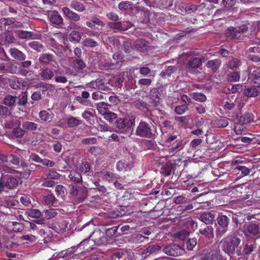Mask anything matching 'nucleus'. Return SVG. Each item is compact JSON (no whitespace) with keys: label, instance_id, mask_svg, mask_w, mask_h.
Listing matches in <instances>:
<instances>
[{"label":"nucleus","instance_id":"1","mask_svg":"<svg viewBox=\"0 0 260 260\" xmlns=\"http://www.w3.org/2000/svg\"><path fill=\"white\" fill-rule=\"evenodd\" d=\"M135 135L142 138L152 139L156 135V129L152 124L141 121L136 129Z\"/></svg>","mask_w":260,"mask_h":260},{"label":"nucleus","instance_id":"2","mask_svg":"<svg viewBox=\"0 0 260 260\" xmlns=\"http://www.w3.org/2000/svg\"><path fill=\"white\" fill-rule=\"evenodd\" d=\"M240 242V238L234 235H231L223 238L221 243H223V250L230 254L235 252Z\"/></svg>","mask_w":260,"mask_h":260},{"label":"nucleus","instance_id":"3","mask_svg":"<svg viewBox=\"0 0 260 260\" xmlns=\"http://www.w3.org/2000/svg\"><path fill=\"white\" fill-rule=\"evenodd\" d=\"M247 238L257 239L260 238V226L257 222H250L244 225L242 231Z\"/></svg>","mask_w":260,"mask_h":260},{"label":"nucleus","instance_id":"4","mask_svg":"<svg viewBox=\"0 0 260 260\" xmlns=\"http://www.w3.org/2000/svg\"><path fill=\"white\" fill-rule=\"evenodd\" d=\"M135 122V118L133 116L127 115L117 119L115 122V126L117 132L123 133L128 131Z\"/></svg>","mask_w":260,"mask_h":260},{"label":"nucleus","instance_id":"5","mask_svg":"<svg viewBox=\"0 0 260 260\" xmlns=\"http://www.w3.org/2000/svg\"><path fill=\"white\" fill-rule=\"evenodd\" d=\"M162 251L167 255L171 256H179L185 253L183 248L174 243L165 245Z\"/></svg>","mask_w":260,"mask_h":260},{"label":"nucleus","instance_id":"6","mask_svg":"<svg viewBox=\"0 0 260 260\" xmlns=\"http://www.w3.org/2000/svg\"><path fill=\"white\" fill-rule=\"evenodd\" d=\"M18 185V180L13 177H10L7 178H0V194L5 191L6 188L9 189H15Z\"/></svg>","mask_w":260,"mask_h":260},{"label":"nucleus","instance_id":"7","mask_svg":"<svg viewBox=\"0 0 260 260\" xmlns=\"http://www.w3.org/2000/svg\"><path fill=\"white\" fill-rule=\"evenodd\" d=\"M248 30V27L246 25H242L238 28L230 27L226 30V35L233 39L240 38L242 34Z\"/></svg>","mask_w":260,"mask_h":260},{"label":"nucleus","instance_id":"8","mask_svg":"<svg viewBox=\"0 0 260 260\" xmlns=\"http://www.w3.org/2000/svg\"><path fill=\"white\" fill-rule=\"evenodd\" d=\"M109 28L116 31H122L127 30L129 28L132 26V24L130 22H126L125 24L123 22L118 21L116 22H110L108 24Z\"/></svg>","mask_w":260,"mask_h":260},{"label":"nucleus","instance_id":"9","mask_svg":"<svg viewBox=\"0 0 260 260\" xmlns=\"http://www.w3.org/2000/svg\"><path fill=\"white\" fill-rule=\"evenodd\" d=\"M221 258V255L216 251L204 250L201 254V260H220Z\"/></svg>","mask_w":260,"mask_h":260},{"label":"nucleus","instance_id":"10","mask_svg":"<svg viewBox=\"0 0 260 260\" xmlns=\"http://www.w3.org/2000/svg\"><path fill=\"white\" fill-rule=\"evenodd\" d=\"M90 237H92V240L96 245H100L107 242V238L105 236L104 233L99 231L92 232Z\"/></svg>","mask_w":260,"mask_h":260},{"label":"nucleus","instance_id":"11","mask_svg":"<svg viewBox=\"0 0 260 260\" xmlns=\"http://www.w3.org/2000/svg\"><path fill=\"white\" fill-rule=\"evenodd\" d=\"M62 12L66 17L72 21L76 22L79 21L81 19L80 16L78 14L73 11L67 7H63Z\"/></svg>","mask_w":260,"mask_h":260},{"label":"nucleus","instance_id":"12","mask_svg":"<svg viewBox=\"0 0 260 260\" xmlns=\"http://www.w3.org/2000/svg\"><path fill=\"white\" fill-rule=\"evenodd\" d=\"M87 88H93L100 90L106 91L108 89L104 82L102 80H96L86 85Z\"/></svg>","mask_w":260,"mask_h":260},{"label":"nucleus","instance_id":"13","mask_svg":"<svg viewBox=\"0 0 260 260\" xmlns=\"http://www.w3.org/2000/svg\"><path fill=\"white\" fill-rule=\"evenodd\" d=\"M61 175L56 172L55 171L47 170H46L43 174L41 180H55L59 179Z\"/></svg>","mask_w":260,"mask_h":260},{"label":"nucleus","instance_id":"14","mask_svg":"<svg viewBox=\"0 0 260 260\" xmlns=\"http://www.w3.org/2000/svg\"><path fill=\"white\" fill-rule=\"evenodd\" d=\"M215 214L211 212H205L199 217L200 220L206 224H212L215 220Z\"/></svg>","mask_w":260,"mask_h":260},{"label":"nucleus","instance_id":"15","mask_svg":"<svg viewBox=\"0 0 260 260\" xmlns=\"http://www.w3.org/2000/svg\"><path fill=\"white\" fill-rule=\"evenodd\" d=\"M86 25L89 28L92 29H97L96 25L103 27L105 26V23L96 17H92L91 19L86 22Z\"/></svg>","mask_w":260,"mask_h":260},{"label":"nucleus","instance_id":"16","mask_svg":"<svg viewBox=\"0 0 260 260\" xmlns=\"http://www.w3.org/2000/svg\"><path fill=\"white\" fill-rule=\"evenodd\" d=\"M133 46L136 49L143 52L147 51L149 48L148 42L143 39L136 40L134 42Z\"/></svg>","mask_w":260,"mask_h":260},{"label":"nucleus","instance_id":"17","mask_svg":"<svg viewBox=\"0 0 260 260\" xmlns=\"http://www.w3.org/2000/svg\"><path fill=\"white\" fill-rule=\"evenodd\" d=\"M22 126L25 132L27 131L34 133L37 131H40L41 127L37 123L28 121L23 122Z\"/></svg>","mask_w":260,"mask_h":260},{"label":"nucleus","instance_id":"18","mask_svg":"<svg viewBox=\"0 0 260 260\" xmlns=\"http://www.w3.org/2000/svg\"><path fill=\"white\" fill-rule=\"evenodd\" d=\"M9 52L12 57L19 61L24 60L26 59V55L21 51L16 48H11Z\"/></svg>","mask_w":260,"mask_h":260},{"label":"nucleus","instance_id":"19","mask_svg":"<svg viewBox=\"0 0 260 260\" xmlns=\"http://www.w3.org/2000/svg\"><path fill=\"white\" fill-rule=\"evenodd\" d=\"M206 60V59L204 57H203L202 58H191L188 61L189 67L191 69L199 68L202 65V62H204Z\"/></svg>","mask_w":260,"mask_h":260},{"label":"nucleus","instance_id":"20","mask_svg":"<svg viewBox=\"0 0 260 260\" xmlns=\"http://www.w3.org/2000/svg\"><path fill=\"white\" fill-rule=\"evenodd\" d=\"M39 75L42 80H49L52 79L54 74L52 69L46 68L41 70V72L40 73Z\"/></svg>","mask_w":260,"mask_h":260},{"label":"nucleus","instance_id":"21","mask_svg":"<svg viewBox=\"0 0 260 260\" xmlns=\"http://www.w3.org/2000/svg\"><path fill=\"white\" fill-rule=\"evenodd\" d=\"M245 73L246 75H248V79L252 80L260 76V68L251 67L250 69H248Z\"/></svg>","mask_w":260,"mask_h":260},{"label":"nucleus","instance_id":"22","mask_svg":"<svg viewBox=\"0 0 260 260\" xmlns=\"http://www.w3.org/2000/svg\"><path fill=\"white\" fill-rule=\"evenodd\" d=\"M50 22L55 25H59L63 22L62 17L57 12H53L49 15Z\"/></svg>","mask_w":260,"mask_h":260},{"label":"nucleus","instance_id":"23","mask_svg":"<svg viewBox=\"0 0 260 260\" xmlns=\"http://www.w3.org/2000/svg\"><path fill=\"white\" fill-rule=\"evenodd\" d=\"M217 221L220 227L228 228L230 223V219L226 215L220 213L219 214L217 218Z\"/></svg>","mask_w":260,"mask_h":260},{"label":"nucleus","instance_id":"24","mask_svg":"<svg viewBox=\"0 0 260 260\" xmlns=\"http://www.w3.org/2000/svg\"><path fill=\"white\" fill-rule=\"evenodd\" d=\"M199 233L209 239H212L214 237V229L211 225H208L204 229H200Z\"/></svg>","mask_w":260,"mask_h":260},{"label":"nucleus","instance_id":"25","mask_svg":"<svg viewBox=\"0 0 260 260\" xmlns=\"http://www.w3.org/2000/svg\"><path fill=\"white\" fill-rule=\"evenodd\" d=\"M161 250V246L156 245L153 244L150 245L143 251V254H145L146 256L150 254L156 253Z\"/></svg>","mask_w":260,"mask_h":260},{"label":"nucleus","instance_id":"26","mask_svg":"<svg viewBox=\"0 0 260 260\" xmlns=\"http://www.w3.org/2000/svg\"><path fill=\"white\" fill-rule=\"evenodd\" d=\"M150 103L154 106H157L160 102V98L158 95V90L154 89L150 95Z\"/></svg>","mask_w":260,"mask_h":260},{"label":"nucleus","instance_id":"27","mask_svg":"<svg viewBox=\"0 0 260 260\" xmlns=\"http://www.w3.org/2000/svg\"><path fill=\"white\" fill-rule=\"evenodd\" d=\"M70 63L73 68L77 70H82L86 67L85 62L80 59L71 60Z\"/></svg>","mask_w":260,"mask_h":260},{"label":"nucleus","instance_id":"28","mask_svg":"<svg viewBox=\"0 0 260 260\" xmlns=\"http://www.w3.org/2000/svg\"><path fill=\"white\" fill-rule=\"evenodd\" d=\"M70 6L72 9L79 12H82L85 10V6L82 3L76 0L72 1Z\"/></svg>","mask_w":260,"mask_h":260},{"label":"nucleus","instance_id":"29","mask_svg":"<svg viewBox=\"0 0 260 260\" xmlns=\"http://www.w3.org/2000/svg\"><path fill=\"white\" fill-rule=\"evenodd\" d=\"M111 107V105L108 104L105 102H101L97 104L96 108L99 111V112L102 114L104 115L105 113L109 111L110 108Z\"/></svg>","mask_w":260,"mask_h":260},{"label":"nucleus","instance_id":"30","mask_svg":"<svg viewBox=\"0 0 260 260\" xmlns=\"http://www.w3.org/2000/svg\"><path fill=\"white\" fill-rule=\"evenodd\" d=\"M221 65V61L219 59H214L209 60L206 66L208 68L211 69L212 71H216Z\"/></svg>","mask_w":260,"mask_h":260},{"label":"nucleus","instance_id":"31","mask_svg":"<svg viewBox=\"0 0 260 260\" xmlns=\"http://www.w3.org/2000/svg\"><path fill=\"white\" fill-rule=\"evenodd\" d=\"M254 120V116L252 114L247 113L242 115L239 119L240 122L242 124L249 123Z\"/></svg>","mask_w":260,"mask_h":260},{"label":"nucleus","instance_id":"32","mask_svg":"<svg viewBox=\"0 0 260 260\" xmlns=\"http://www.w3.org/2000/svg\"><path fill=\"white\" fill-rule=\"evenodd\" d=\"M39 116L42 120L44 121H50L52 118L53 113L49 110H43L39 112Z\"/></svg>","mask_w":260,"mask_h":260},{"label":"nucleus","instance_id":"33","mask_svg":"<svg viewBox=\"0 0 260 260\" xmlns=\"http://www.w3.org/2000/svg\"><path fill=\"white\" fill-rule=\"evenodd\" d=\"M176 142H177L176 144L174 145V146L169 148L167 150L171 155H173L182 148V142L181 140H178Z\"/></svg>","mask_w":260,"mask_h":260},{"label":"nucleus","instance_id":"34","mask_svg":"<svg viewBox=\"0 0 260 260\" xmlns=\"http://www.w3.org/2000/svg\"><path fill=\"white\" fill-rule=\"evenodd\" d=\"M17 99V97L16 96H12L9 94L5 96L4 103L7 106L12 107L15 105Z\"/></svg>","mask_w":260,"mask_h":260},{"label":"nucleus","instance_id":"35","mask_svg":"<svg viewBox=\"0 0 260 260\" xmlns=\"http://www.w3.org/2000/svg\"><path fill=\"white\" fill-rule=\"evenodd\" d=\"M67 123L68 127L72 128L80 125L82 121L76 117L71 116L68 118Z\"/></svg>","mask_w":260,"mask_h":260},{"label":"nucleus","instance_id":"36","mask_svg":"<svg viewBox=\"0 0 260 260\" xmlns=\"http://www.w3.org/2000/svg\"><path fill=\"white\" fill-rule=\"evenodd\" d=\"M53 55L51 54H43L40 56L39 61L45 64H47L50 61H53Z\"/></svg>","mask_w":260,"mask_h":260},{"label":"nucleus","instance_id":"37","mask_svg":"<svg viewBox=\"0 0 260 260\" xmlns=\"http://www.w3.org/2000/svg\"><path fill=\"white\" fill-rule=\"evenodd\" d=\"M55 192L58 197L63 199L67 194V189L62 185H58L55 187Z\"/></svg>","mask_w":260,"mask_h":260},{"label":"nucleus","instance_id":"38","mask_svg":"<svg viewBox=\"0 0 260 260\" xmlns=\"http://www.w3.org/2000/svg\"><path fill=\"white\" fill-rule=\"evenodd\" d=\"M5 69L4 72L16 74L17 66L12 62L4 63Z\"/></svg>","mask_w":260,"mask_h":260},{"label":"nucleus","instance_id":"39","mask_svg":"<svg viewBox=\"0 0 260 260\" xmlns=\"http://www.w3.org/2000/svg\"><path fill=\"white\" fill-rule=\"evenodd\" d=\"M25 213L28 216L35 218H39L42 216L41 212L36 209H27Z\"/></svg>","mask_w":260,"mask_h":260},{"label":"nucleus","instance_id":"40","mask_svg":"<svg viewBox=\"0 0 260 260\" xmlns=\"http://www.w3.org/2000/svg\"><path fill=\"white\" fill-rule=\"evenodd\" d=\"M69 177L72 181L75 183H80L82 180L81 175L79 172L75 171L71 172Z\"/></svg>","mask_w":260,"mask_h":260},{"label":"nucleus","instance_id":"41","mask_svg":"<svg viewBox=\"0 0 260 260\" xmlns=\"http://www.w3.org/2000/svg\"><path fill=\"white\" fill-rule=\"evenodd\" d=\"M176 70L177 68L175 66H169L166 70L161 71L160 75L164 78H165L166 76L169 77Z\"/></svg>","mask_w":260,"mask_h":260},{"label":"nucleus","instance_id":"42","mask_svg":"<svg viewBox=\"0 0 260 260\" xmlns=\"http://www.w3.org/2000/svg\"><path fill=\"white\" fill-rule=\"evenodd\" d=\"M148 77L149 78H148L140 79L138 81V84L141 86H150L153 80L154 75H150Z\"/></svg>","mask_w":260,"mask_h":260},{"label":"nucleus","instance_id":"43","mask_svg":"<svg viewBox=\"0 0 260 260\" xmlns=\"http://www.w3.org/2000/svg\"><path fill=\"white\" fill-rule=\"evenodd\" d=\"M81 39V35L79 31L76 30L72 31L70 34V39L75 43H79Z\"/></svg>","mask_w":260,"mask_h":260},{"label":"nucleus","instance_id":"44","mask_svg":"<svg viewBox=\"0 0 260 260\" xmlns=\"http://www.w3.org/2000/svg\"><path fill=\"white\" fill-rule=\"evenodd\" d=\"M116 167L119 171L124 172L129 168V164L126 160H120L117 163Z\"/></svg>","mask_w":260,"mask_h":260},{"label":"nucleus","instance_id":"45","mask_svg":"<svg viewBox=\"0 0 260 260\" xmlns=\"http://www.w3.org/2000/svg\"><path fill=\"white\" fill-rule=\"evenodd\" d=\"M16 20L13 18H2L0 19V23L2 25H4V26L6 25H14L15 26H18L17 24H15Z\"/></svg>","mask_w":260,"mask_h":260},{"label":"nucleus","instance_id":"46","mask_svg":"<svg viewBox=\"0 0 260 260\" xmlns=\"http://www.w3.org/2000/svg\"><path fill=\"white\" fill-rule=\"evenodd\" d=\"M44 201L46 205H53L56 203L57 200L53 194H51L45 196Z\"/></svg>","mask_w":260,"mask_h":260},{"label":"nucleus","instance_id":"47","mask_svg":"<svg viewBox=\"0 0 260 260\" xmlns=\"http://www.w3.org/2000/svg\"><path fill=\"white\" fill-rule=\"evenodd\" d=\"M18 100L17 102V104L19 106H24L25 105L27 101V93L26 92H22L21 94H20L17 97Z\"/></svg>","mask_w":260,"mask_h":260},{"label":"nucleus","instance_id":"48","mask_svg":"<svg viewBox=\"0 0 260 260\" xmlns=\"http://www.w3.org/2000/svg\"><path fill=\"white\" fill-rule=\"evenodd\" d=\"M191 98L198 102H203L206 100V96L205 94L200 92H193L191 94Z\"/></svg>","mask_w":260,"mask_h":260},{"label":"nucleus","instance_id":"49","mask_svg":"<svg viewBox=\"0 0 260 260\" xmlns=\"http://www.w3.org/2000/svg\"><path fill=\"white\" fill-rule=\"evenodd\" d=\"M82 44L84 46L91 48H93L98 46L97 42L89 38L85 39L83 41Z\"/></svg>","mask_w":260,"mask_h":260},{"label":"nucleus","instance_id":"50","mask_svg":"<svg viewBox=\"0 0 260 260\" xmlns=\"http://www.w3.org/2000/svg\"><path fill=\"white\" fill-rule=\"evenodd\" d=\"M241 64L240 60L236 58H233L228 64L229 68L231 70L237 68Z\"/></svg>","mask_w":260,"mask_h":260},{"label":"nucleus","instance_id":"51","mask_svg":"<svg viewBox=\"0 0 260 260\" xmlns=\"http://www.w3.org/2000/svg\"><path fill=\"white\" fill-rule=\"evenodd\" d=\"M222 106L225 109L232 110L235 107V104L229 99H224L222 102Z\"/></svg>","mask_w":260,"mask_h":260},{"label":"nucleus","instance_id":"52","mask_svg":"<svg viewBox=\"0 0 260 260\" xmlns=\"http://www.w3.org/2000/svg\"><path fill=\"white\" fill-rule=\"evenodd\" d=\"M258 90L254 88H249L246 89L244 91V94L247 96L254 97L258 94Z\"/></svg>","mask_w":260,"mask_h":260},{"label":"nucleus","instance_id":"53","mask_svg":"<svg viewBox=\"0 0 260 260\" xmlns=\"http://www.w3.org/2000/svg\"><path fill=\"white\" fill-rule=\"evenodd\" d=\"M173 168V165L171 164H166L162 167V173L165 176L170 175Z\"/></svg>","mask_w":260,"mask_h":260},{"label":"nucleus","instance_id":"54","mask_svg":"<svg viewBox=\"0 0 260 260\" xmlns=\"http://www.w3.org/2000/svg\"><path fill=\"white\" fill-rule=\"evenodd\" d=\"M79 170L81 172L86 174L90 172V167L88 162L85 161L82 162L79 167Z\"/></svg>","mask_w":260,"mask_h":260},{"label":"nucleus","instance_id":"55","mask_svg":"<svg viewBox=\"0 0 260 260\" xmlns=\"http://www.w3.org/2000/svg\"><path fill=\"white\" fill-rule=\"evenodd\" d=\"M215 125L219 128H224L229 125V121L225 119H219L215 121Z\"/></svg>","mask_w":260,"mask_h":260},{"label":"nucleus","instance_id":"56","mask_svg":"<svg viewBox=\"0 0 260 260\" xmlns=\"http://www.w3.org/2000/svg\"><path fill=\"white\" fill-rule=\"evenodd\" d=\"M238 171H241L243 176L248 175L250 171H252V168H247L243 166H239L236 168Z\"/></svg>","mask_w":260,"mask_h":260},{"label":"nucleus","instance_id":"57","mask_svg":"<svg viewBox=\"0 0 260 260\" xmlns=\"http://www.w3.org/2000/svg\"><path fill=\"white\" fill-rule=\"evenodd\" d=\"M29 46L38 51H41L43 49V47L42 44H41L38 41H32L29 43Z\"/></svg>","mask_w":260,"mask_h":260},{"label":"nucleus","instance_id":"58","mask_svg":"<svg viewBox=\"0 0 260 260\" xmlns=\"http://www.w3.org/2000/svg\"><path fill=\"white\" fill-rule=\"evenodd\" d=\"M133 105L137 108L143 109L147 108V104L140 100H137L133 102Z\"/></svg>","mask_w":260,"mask_h":260},{"label":"nucleus","instance_id":"59","mask_svg":"<svg viewBox=\"0 0 260 260\" xmlns=\"http://www.w3.org/2000/svg\"><path fill=\"white\" fill-rule=\"evenodd\" d=\"M140 74L143 76H147L149 74H151V70L147 66L141 67L139 68Z\"/></svg>","mask_w":260,"mask_h":260},{"label":"nucleus","instance_id":"60","mask_svg":"<svg viewBox=\"0 0 260 260\" xmlns=\"http://www.w3.org/2000/svg\"><path fill=\"white\" fill-rule=\"evenodd\" d=\"M197 240L196 238L188 239L186 242V247L188 250H191L197 245Z\"/></svg>","mask_w":260,"mask_h":260},{"label":"nucleus","instance_id":"61","mask_svg":"<svg viewBox=\"0 0 260 260\" xmlns=\"http://www.w3.org/2000/svg\"><path fill=\"white\" fill-rule=\"evenodd\" d=\"M18 37L21 39H26L31 37V32L27 31L20 30L17 33Z\"/></svg>","mask_w":260,"mask_h":260},{"label":"nucleus","instance_id":"62","mask_svg":"<svg viewBox=\"0 0 260 260\" xmlns=\"http://www.w3.org/2000/svg\"><path fill=\"white\" fill-rule=\"evenodd\" d=\"M183 8L184 7H182ZM185 12L186 14H192L194 13L197 10V6L195 5H187L184 7Z\"/></svg>","mask_w":260,"mask_h":260},{"label":"nucleus","instance_id":"63","mask_svg":"<svg viewBox=\"0 0 260 260\" xmlns=\"http://www.w3.org/2000/svg\"><path fill=\"white\" fill-rule=\"evenodd\" d=\"M36 89L40 88L42 93H44L48 90V87L47 83L41 82L34 86Z\"/></svg>","mask_w":260,"mask_h":260},{"label":"nucleus","instance_id":"64","mask_svg":"<svg viewBox=\"0 0 260 260\" xmlns=\"http://www.w3.org/2000/svg\"><path fill=\"white\" fill-rule=\"evenodd\" d=\"M45 216L48 219L54 217L57 215V212L54 209L46 210L44 211Z\"/></svg>","mask_w":260,"mask_h":260}]
</instances>
